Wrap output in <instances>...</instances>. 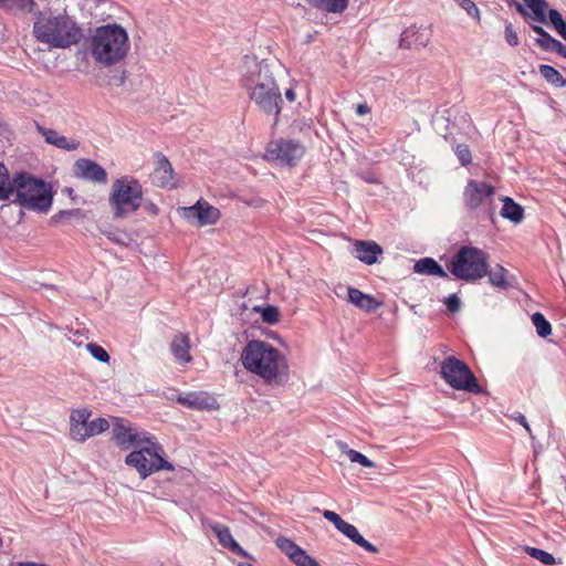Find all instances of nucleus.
<instances>
[{
  "label": "nucleus",
  "instance_id": "obj_1",
  "mask_svg": "<svg viewBox=\"0 0 566 566\" xmlns=\"http://www.w3.org/2000/svg\"><path fill=\"white\" fill-rule=\"evenodd\" d=\"M240 360L249 373L270 387L284 386L290 379L287 357L265 340H249L242 348Z\"/></svg>",
  "mask_w": 566,
  "mask_h": 566
},
{
  "label": "nucleus",
  "instance_id": "obj_2",
  "mask_svg": "<svg viewBox=\"0 0 566 566\" xmlns=\"http://www.w3.org/2000/svg\"><path fill=\"white\" fill-rule=\"evenodd\" d=\"M32 34L50 49H67L78 43L82 29L64 10H43L34 13Z\"/></svg>",
  "mask_w": 566,
  "mask_h": 566
},
{
  "label": "nucleus",
  "instance_id": "obj_3",
  "mask_svg": "<svg viewBox=\"0 0 566 566\" xmlns=\"http://www.w3.org/2000/svg\"><path fill=\"white\" fill-rule=\"evenodd\" d=\"M87 49L99 66H115L124 61L130 51L128 32L116 22L99 25L90 35Z\"/></svg>",
  "mask_w": 566,
  "mask_h": 566
},
{
  "label": "nucleus",
  "instance_id": "obj_4",
  "mask_svg": "<svg viewBox=\"0 0 566 566\" xmlns=\"http://www.w3.org/2000/svg\"><path fill=\"white\" fill-rule=\"evenodd\" d=\"M9 200L28 210L48 212L52 206L53 195L49 184L31 175L19 174L12 179Z\"/></svg>",
  "mask_w": 566,
  "mask_h": 566
},
{
  "label": "nucleus",
  "instance_id": "obj_5",
  "mask_svg": "<svg viewBox=\"0 0 566 566\" xmlns=\"http://www.w3.org/2000/svg\"><path fill=\"white\" fill-rule=\"evenodd\" d=\"M164 453L161 444L151 436L126 455L125 464L135 469L139 478L145 480L158 471L175 470L174 465L164 458Z\"/></svg>",
  "mask_w": 566,
  "mask_h": 566
},
{
  "label": "nucleus",
  "instance_id": "obj_6",
  "mask_svg": "<svg viewBox=\"0 0 566 566\" xmlns=\"http://www.w3.org/2000/svg\"><path fill=\"white\" fill-rule=\"evenodd\" d=\"M284 74V66L274 57L259 60L254 55H245L240 66L241 81L245 90L277 84Z\"/></svg>",
  "mask_w": 566,
  "mask_h": 566
},
{
  "label": "nucleus",
  "instance_id": "obj_7",
  "mask_svg": "<svg viewBox=\"0 0 566 566\" xmlns=\"http://www.w3.org/2000/svg\"><path fill=\"white\" fill-rule=\"evenodd\" d=\"M109 207L115 219H123L137 211L143 203V187L132 176L116 179L111 187Z\"/></svg>",
  "mask_w": 566,
  "mask_h": 566
},
{
  "label": "nucleus",
  "instance_id": "obj_8",
  "mask_svg": "<svg viewBox=\"0 0 566 566\" xmlns=\"http://www.w3.org/2000/svg\"><path fill=\"white\" fill-rule=\"evenodd\" d=\"M488 254L475 247H462L452 258L450 272L459 280L473 282L488 274Z\"/></svg>",
  "mask_w": 566,
  "mask_h": 566
},
{
  "label": "nucleus",
  "instance_id": "obj_9",
  "mask_svg": "<svg viewBox=\"0 0 566 566\" xmlns=\"http://www.w3.org/2000/svg\"><path fill=\"white\" fill-rule=\"evenodd\" d=\"M441 378L453 389L481 394L482 388L469 366L455 356L447 357L440 365Z\"/></svg>",
  "mask_w": 566,
  "mask_h": 566
},
{
  "label": "nucleus",
  "instance_id": "obj_10",
  "mask_svg": "<svg viewBox=\"0 0 566 566\" xmlns=\"http://www.w3.org/2000/svg\"><path fill=\"white\" fill-rule=\"evenodd\" d=\"M112 433L116 444L124 450L136 449L151 437L123 418H112Z\"/></svg>",
  "mask_w": 566,
  "mask_h": 566
},
{
  "label": "nucleus",
  "instance_id": "obj_11",
  "mask_svg": "<svg viewBox=\"0 0 566 566\" xmlns=\"http://www.w3.org/2000/svg\"><path fill=\"white\" fill-rule=\"evenodd\" d=\"M250 101L263 113L274 115L275 120L282 108V94L279 84L247 90Z\"/></svg>",
  "mask_w": 566,
  "mask_h": 566
},
{
  "label": "nucleus",
  "instance_id": "obj_12",
  "mask_svg": "<svg viewBox=\"0 0 566 566\" xmlns=\"http://www.w3.org/2000/svg\"><path fill=\"white\" fill-rule=\"evenodd\" d=\"M304 155V147L292 140L271 142L268 146L270 159L282 166H294Z\"/></svg>",
  "mask_w": 566,
  "mask_h": 566
},
{
  "label": "nucleus",
  "instance_id": "obj_13",
  "mask_svg": "<svg viewBox=\"0 0 566 566\" xmlns=\"http://www.w3.org/2000/svg\"><path fill=\"white\" fill-rule=\"evenodd\" d=\"M493 196L494 187L473 179L468 181L463 191L464 205L470 210H475L483 205L491 203Z\"/></svg>",
  "mask_w": 566,
  "mask_h": 566
},
{
  "label": "nucleus",
  "instance_id": "obj_14",
  "mask_svg": "<svg viewBox=\"0 0 566 566\" xmlns=\"http://www.w3.org/2000/svg\"><path fill=\"white\" fill-rule=\"evenodd\" d=\"M180 211L185 219H196L200 227L214 224L220 219L219 209L202 199L191 207L181 208Z\"/></svg>",
  "mask_w": 566,
  "mask_h": 566
},
{
  "label": "nucleus",
  "instance_id": "obj_15",
  "mask_svg": "<svg viewBox=\"0 0 566 566\" xmlns=\"http://www.w3.org/2000/svg\"><path fill=\"white\" fill-rule=\"evenodd\" d=\"M74 176L94 184L105 185L108 181L106 170L96 161L81 158L73 166Z\"/></svg>",
  "mask_w": 566,
  "mask_h": 566
},
{
  "label": "nucleus",
  "instance_id": "obj_16",
  "mask_svg": "<svg viewBox=\"0 0 566 566\" xmlns=\"http://www.w3.org/2000/svg\"><path fill=\"white\" fill-rule=\"evenodd\" d=\"M177 401L196 410H216L219 408L217 399L207 392H189L180 395L177 398Z\"/></svg>",
  "mask_w": 566,
  "mask_h": 566
},
{
  "label": "nucleus",
  "instance_id": "obj_17",
  "mask_svg": "<svg viewBox=\"0 0 566 566\" xmlns=\"http://www.w3.org/2000/svg\"><path fill=\"white\" fill-rule=\"evenodd\" d=\"M111 427V423L105 418H96L88 420L85 426L78 427L76 431L71 433V438L77 442H84L88 438L97 436L106 431Z\"/></svg>",
  "mask_w": 566,
  "mask_h": 566
},
{
  "label": "nucleus",
  "instance_id": "obj_18",
  "mask_svg": "<svg viewBox=\"0 0 566 566\" xmlns=\"http://www.w3.org/2000/svg\"><path fill=\"white\" fill-rule=\"evenodd\" d=\"M353 253L359 261L371 265L377 262V258L382 253V249L374 241L357 240L354 243Z\"/></svg>",
  "mask_w": 566,
  "mask_h": 566
},
{
  "label": "nucleus",
  "instance_id": "obj_19",
  "mask_svg": "<svg viewBox=\"0 0 566 566\" xmlns=\"http://www.w3.org/2000/svg\"><path fill=\"white\" fill-rule=\"evenodd\" d=\"M174 169L168 159L163 155H157L156 168L151 175L153 182L159 187H172Z\"/></svg>",
  "mask_w": 566,
  "mask_h": 566
},
{
  "label": "nucleus",
  "instance_id": "obj_20",
  "mask_svg": "<svg viewBox=\"0 0 566 566\" xmlns=\"http://www.w3.org/2000/svg\"><path fill=\"white\" fill-rule=\"evenodd\" d=\"M36 129L43 136L44 140L50 145L64 150H75L78 148L80 143L77 140L69 139L54 129L44 128L40 125H36Z\"/></svg>",
  "mask_w": 566,
  "mask_h": 566
},
{
  "label": "nucleus",
  "instance_id": "obj_21",
  "mask_svg": "<svg viewBox=\"0 0 566 566\" xmlns=\"http://www.w3.org/2000/svg\"><path fill=\"white\" fill-rule=\"evenodd\" d=\"M347 293L348 302L365 312H374L382 305V303L377 301L373 295L363 293L358 289L348 287Z\"/></svg>",
  "mask_w": 566,
  "mask_h": 566
},
{
  "label": "nucleus",
  "instance_id": "obj_22",
  "mask_svg": "<svg viewBox=\"0 0 566 566\" xmlns=\"http://www.w3.org/2000/svg\"><path fill=\"white\" fill-rule=\"evenodd\" d=\"M210 528L223 547L229 548L241 556H247L245 551L232 537L229 527L219 523H213L210 525Z\"/></svg>",
  "mask_w": 566,
  "mask_h": 566
},
{
  "label": "nucleus",
  "instance_id": "obj_23",
  "mask_svg": "<svg viewBox=\"0 0 566 566\" xmlns=\"http://www.w3.org/2000/svg\"><path fill=\"white\" fill-rule=\"evenodd\" d=\"M170 348L178 364L186 365L191 361L192 357L189 353L190 344L187 335H176L171 342Z\"/></svg>",
  "mask_w": 566,
  "mask_h": 566
},
{
  "label": "nucleus",
  "instance_id": "obj_24",
  "mask_svg": "<svg viewBox=\"0 0 566 566\" xmlns=\"http://www.w3.org/2000/svg\"><path fill=\"white\" fill-rule=\"evenodd\" d=\"M340 533L348 537L353 543L358 545L359 547L366 549L369 553H377L378 548L366 541L358 532V530L350 523H347L344 525V527L340 530Z\"/></svg>",
  "mask_w": 566,
  "mask_h": 566
},
{
  "label": "nucleus",
  "instance_id": "obj_25",
  "mask_svg": "<svg viewBox=\"0 0 566 566\" xmlns=\"http://www.w3.org/2000/svg\"><path fill=\"white\" fill-rule=\"evenodd\" d=\"M413 270L419 274L448 277L447 272L431 258H423L416 262Z\"/></svg>",
  "mask_w": 566,
  "mask_h": 566
},
{
  "label": "nucleus",
  "instance_id": "obj_26",
  "mask_svg": "<svg viewBox=\"0 0 566 566\" xmlns=\"http://www.w3.org/2000/svg\"><path fill=\"white\" fill-rule=\"evenodd\" d=\"M501 216L514 223H520L524 218V210L520 205L515 203L513 199L505 197L503 199Z\"/></svg>",
  "mask_w": 566,
  "mask_h": 566
},
{
  "label": "nucleus",
  "instance_id": "obj_27",
  "mask_svg": "<svg viewBox=\"0 0 566 566\" xmlns=\"http://www.w3.org/2000/svg\"><path fill=\"white\" fill-rule=\"evenodd\" d=\"M525 6L530 8L531 13L527 18L541 23H547L546 10L548 3L546 0H523Z\"/></svg>",
  "mask_w": 566,
  "mask_h": 566
},
{
  "label": "nucleus",
  "instance_id": "obj_28",
  "mask_svg": "<svg viewBox=\"0 0 566 566\" xmlns=\"http://www.w3.org/2000/svg\"><path fill=\"white\" fill-rule=\"evenodd\" d=\"M337 448L342 451V453L346 454L350 462L359 463L364 468H375V463L369 460L363 453L350 449L346 442L338 441Z\"/></svg>",
  "mask_w": 566,
  "mask_h": 566
},
{
  "label": "nucleus",
  "instance_id": "obj_29",
  "mask_svg": "<svg viewBox=\"0 0 566 566\" xmlns=\"http://www.w3.org/2000/svg\"><path fill=\"white\" fill-rule=\"evenodd\" d=\"M275 544L277 548L284 553L293 563L298 556L304 552L298 545H296L292 539L286 537H277L275 539Z\"/></svg>",
  "mask_w": 566,
  "mask_h": 566
},
{
  "label": "nucleus",
  "instance_id": "obj_30",
  "mask_svg": "<svg viewBox=\"0 0 566 566\" xmlns=\"http://www.w3.org/2000/svg\"><path fill=\"white\" fill-rule=\"evenodd\" d=\"M486 275H489L490 283L495 287L505 290L510 286L507 271L502 265H496L492 271L488 269Z\"/></svg>",
  "mask_w": 566,
  "mask_h": 566
},
{
  "label": "nucleus",
  "instance_id": "obj_31",
  "mask_svg": "<svg viewBox=\"0 0 566 566\" xmlns=\"http://www.w3.org/2000/svg\"><path fill=\"white\" fill-rule=\"evenodd\" d=\"M539 73L548 83L555 85L556 87L566 86V80L553 66L543 64L539 66Z\"/></svg>",
  "mask_w": 566,
  "mask_h": 566
},
{
  "label": "nucleus",
  "instance_id": "obj_32",
  "mask_svg": "<svg viewBox=\"0 0 566 566\" xmlns=\"http://www.w3.org/2000/svg\"><path fill=\"white\" fill-rule=\"evenodd\" d=\"M91 415V411L85 408L72 411L70 417V434L76 431L78 427L85 426Z\"/></svg>",
  "mask_w": 566,
  "mask_h": 566
},
{
  "label": "nucleus",
  "instance_id": "obj_33",
  "mask_svg": "<svg viewBox=\"0 0 566 566\" xmlns=\"http://www.w3.org/2000/svg\"><path fill=\"white\" fill-rule=\"evenodd\" d=\"M12 189V180L9 178L8 169L4 165L0 164V199H10V191Z\"/></svg>",
  "mask_w": 566,
  "mask_h": 566
},
{
  "label": "nucleus",
  "instance_id": "obj_34",
  "mask_svg": "<svg viewBox=\"0 0 566 566\" xmlns=\"http://www.w3.org/2000/svg\"><path fill=\"white\" fill-rule=\"evenodd\" d=\"M532 322L536 328L538 336L547 337L548 335H551L552 326L542 313H534L532 315Z\"/></svg>",
  "mask_w": 566,
  "mask_h": 566
},
{
  "label": "nucleus",
  "instance_id": "obj_35",
  "mask_svg": "<svg viewBox=\"0 0 566 566\" xmlns=\"http://www.w3.org/2000/svg\"><path fill=\"white\" fill-rule=\"evenodd\" d=\"M256 312H260L261 313V317L263 319V322L268 323V324H276L279 321H280V311L276 306H273V305H269V306H265V307H255L254 308Z\"/></svg>",
  "mask_w": 566,
  "mask_h": 566
},
{
  "label": "nucleus",
  "instance_id": "obj_36",
  "mask_svg": "<svg viewBox=\"0 0 566 566\" xmlns=\"http://www.w3.org/2000/svg\"><path fill=\"white\" fill-rule=\"evenodd\" d=\"M525 552L533 558L539 560L541 563H543L544 565H554L555 564V558L552 554L543 551V549H539V548H535V547H525Z\"/></svg>",
  "mask_w": 566,
  "mask_h": 566
},
{
  "label": "nucleus",
  "instance_id": "obj_37",
  "mask_svg": "<svg viewBox=\"0 0 566 566\" xmlns=\"http://www.w3.org/2000/svg\"><path fill=\"white\" fill-rule=\"evenodd\" d=\"M531 28L534 32L538 34V38L535 39V43L544 51L549 50V42L552 41L553 36H551L541 25L537 24H531Z\"/></svg>",
  "mask_w": 566,
  "mask_h": 566
},
{
  "label": "nucleus",
  "instance_id": "obj_38",
  "mask_svg": "<svg viewBox=\"0 0 566 566\" xmlns=\"http://www.w3.org/2000/svg\"><path fill=\"white\" fill-rule=\"evenodd\" d=\"M86 349L96 360L105 364L109 363L111 357L102 346L95 343H88Z\"/></svg>",
  "mask_w": 566,
  "mask_h": 566
},
{
  "label": "nucleus",
  "instance_id": "obj_39",
  "mask_svg": "<svg viewBox=\"0 0 566 566\" xmlns=\"http://www.w3.org/2000/svg\"><path fill=\"white\" fill-rule=\"evenodd\" d=\"M417 35H419V29L415 27L406 29L400 35L399 46L409 49L415 43L413 38Z\"/></svg>",
  "mask_w": 566,
  "mask_h": 566
},
{
  "label": "nucleus",
  "instance_id": "obj_40",
  "mask_svg": "<svg viewBox=\"0 0 566 566\" xmlns=\"http://www.w3.org/2000/svg\"><path fill=\"white\" fill-rule=\"evenodd\" d=\"M0 6L18 7L21 10L32 11L34 0H0Z\"/></svg>",
  "mask_w": 566,
  "mask_h": 566
},
{
  "label": "nucleus",
  "instance_id": "obj_41",
  "mask_svg": "<svg viewBox=\"0 0 566 566\" xmlns=\"http://www.w3.org/2000/svg\"><path fill=\"white\" fill-rule=\"evenodd\" d=\"M455 154L463 166H467L471 163V153L467 145H458L455 147Z\"/></svg>",
  "mask_w": 566,
  "mask_h": 566
},
{
  "label": "nucleus",
  "instance_id": "obj_42",
  "mask_svg": "<svg viewBox=\"0 0 566 566\" xmlns=\"http://www.w3.org/2000/svg\"><path fill=\"white\" fill-rule=\"evenodd\" d=\"M323 516L329 521L331 523L334 524V526L340 532V530L344 527V525L346 524V521H344L337 513L333 512V511H324L323 512Z\"/></svg>",
  "mask_w": 566,
  "mask_h": 566
},
{
  "label": "nucleus",
  "instance_id": "obj_43",
  "mask_svg": "<svg viewBox=\"0 0 566 566\" xmlns=\"http://www.w3.org/2000/svg\"><path fill=\"white\" fill-rule=\"evenodd\" d=\"M459 7L467 11L471 17L479 19V9L472 0H455Z\"/></svg>",
  "mask_w": 566,
  "mask_h": 566
},
{
  "label": "nucleus",
  "instance_id": "obj_44",
  "mask_svg": "<svg viewBox=\"0 0 566 566\" xmlns=\"http://www.w3.org/2000/svg\"><path fill=\"white\" fill-rule=\"evenodd\" d=\"M504 36H505L506 42L511 46H516L518 44L517 33L514 31L513 25L511 23H507L505 25Z\"/></svg>",
  "mask_w": 566,
  "mask_h": 566
},
{
  "label": "nucleus",
  "instance_id": "obj_45",
  "mask_svg": "<svg viewBox=\"0 0 566 566\" xmlns=\"http://www.w3.org/2000/svg\"><path fill=\"white\" fill-rule=\"evenodd\" d=\"M297 566H321L313 557L304 551L294 562Z\"/></svg>",
  "mask_w": 566,
  "mask_h": 566
},
{
  "label": "nucleus",
  "instance_id": "obj_46",
  "mask_svg": "<svg viewBox=\"0 0 566 566\" xmlns=\"http://www.w3.org/2000/svg\"><path fill=\"white\" fill-rule=\"evenodd\" d=\"M297 566H321L313 557L304 551L294 562Z\"/></svg>",
  "mask_w": 566,
  "mask_h": 566
},
{
  "label": "nucleus",
  "instance_id": "obj_47",
  "mask_svg": "<svg viewBox=\"0 0 566 566\" xmlns=\"http://www.w3.org/2000/svg\"><path fill=\"white\" fill-rule=\"evenodd\" d=\"M446 305L450 312H458L460 310L461 302L455 294H452L446 300Z\"/></svg>",
  "mask_w": 566,
  "mask_h": 566
},
{
  "label": "nucleus",
  "instance_id": "obj_48",
  "mask_svg": "<svg viewBox=\"0 0 566 566\" xmlns=\"http://www.w3.org/2000/svg\"><path fill=\"white\" fill-rule=\"evenodd\" d=\"M546 18L547 20H549L553 27L564 20L562 14L555 9L548 10V14Z\"/></svg>",
  "mask_w": 566,
  "mask_h": 566
},
{
  "label": "nucleus",
  "instance_id": "obj_49",
  "mask_svg": "<svg viewBox=\"0 0 566 566\" xmlns=\"http://www.w3.org/2000/svg\"><path fill=\"white\" fill-rule=\"evenodd\" d=\"M510 4H514L515 8H516V11L518 13H521L523 17L527 18L530 15V12L525 9V7L523 4H521L520 2L515 1V0H510L509 1Z\"/></svg>",
  "mask_w": 566,
  "mask_h": 566
},
{
  "label": "nucleus",
  "instance_id": "obj_50",
  "mask_svg": "<svg viewBox=\"0 0 566 566\" xmlns=\"http://www.w3.org/2000/svg\"><path fill=\"white\" fill-rule=\"evenodd\" d=\"M555 30L558 34L566 41V22L565 20L560 21L556 25H554Z\"/></svg>",
  "mask_w": 566,
  "mask_h": 566
},
{
  "label": "nucleus",
  "instance_id": "obj_51",
  "mask_svg": "<svg viewBox=\"0 0 566 566\" xmlns=\"http://www.w3.org/2000/svg\"><path fill=\"white\" fill-rule=\"evenodd\" d=\"M145 210L151 216H157L159 213V208L154 202H147L145 205Z\"/></svg>",
  "mask_w": 566,
  "mask_h": 566
},
{
  "label": "nucleus",
  "instance_id": "obj_52",
  "mask_svg": "<svg viewBox=\"0 0 566 566\" xmlns=\"http://www.w3.org/2000/svg\"><path fill=\"white\" fill-rule=\"evenodd\" d=\"M562 42H559L558 40L556 39H552V41L549 42V50L548 51H555L556 53L559 52V49H562Z\"/></svg>",
  "mask_w": 566,
  "mask_h": 566
},
{
  "label": "nucleus",
  "instance_id": "obj_53",
  "mask_svg": "<svg viewBox=\"0 0 566 566\" xmlns=\"http://www.w3.org/2000/svg\"><path fill=\"white\" fill-rule=\"evenodd\" d=\"M370 112V108L367 104H358L357 107H356V113L358 115H366Z\"/></svg>",
  "mask_w": 566,
  "mask_h": 566
},
{
  "label": "nucleus",
  "instance_id": "obj_54",
  "mask_svg": "<svg viewBox=\"0 0 566 566\" xmlns=\"http://www.w3.org/2000/svg\"><path fill=\"white\" fill-rule=\"evenodd\" d=\"M415 43H419L420 45L424 46L428 42V38L424 36V34L419 30V35L413 38Z\"/></svg>",
  "mask_w": 566,
  "mask_h": 566
},
{
  "label": "nucleus",
  "instance_id": "obj_55",
  "mask_svg": "<svg viewBox=\"0 0 566 566\" xmlns=\"http://www.w3.org/2000/svg\"><path fill=\"white\" fill-rule=\"evenodd\" d=\"M514 419L518 421L528 432L531 431L526 418L522 413H518Z\"/></svg>",
  "mask_w": 566,
  "mask_h": 566
},
{
  "label": "nucleus",
  "instance_id": "obj_56",
  "mask_svg": "<svg viewBox=\"0 0 566 566\" xmlns=\"http://www.w3.org/2000/svg\"><path fill=\"white\" fill-rule=\"evenodd\" d=\"M285 97H286L290 102H294V101H295V98H296V94H295L294 90H292V88L286 90V92H285Z\"/></svg>",
  "mask_w": 566,
  "mask_h": 566
},
{
  "label": "nucleus",
  "instance_id": "obj_57",
  "mask_svg": "<svg viewBox=\"0 0 566 566\" xmlns=\"http://www.w3.org/2000/svg\"><path fill=\"white\" fill-rule=\"evenodd\" d=\"M106 237H107L109 240H112V241H114V242H116V243H123V240H122L120 238H118V237H117L115 233H113V232H107V233H106Z\"/></svg>",
  "mask_w": 566,
  "mask_h": 566
},
{
  "label": "nucleus",
  "instance_id": "obj_58",
  "mask_svg": "<svg viewBox=\"0 0 566 566\" xmlns=\"http://www.w3.org/2000/svg\"><path fill=\"white\" fill-rule=\"evenodd\" d=\"M558 54H560L562 56L566 57V48L564 45H562V49H559Z\"/></svg>",
  "mask_w": 566,
  "mask_h": 566
},
{
  "label": "nucleus",
  "instance_id": "obj_59",
  "mask_svg": "<svg viewBox=\"0 0 566 566\" xmlns=\"http://www.w3.org/2000/svg\"><path fill=\"white\" fill-rule=\"evenodd\" d=\"M75 212H77V210H75ZM74 213V211H63L61 212V216H66V214H72Z\"/></svg>",
  "mask_w": 566,
  "mask_h": 566
},
{
  "label": "nucleus",
  "instance_id": "obj_60",
  "mask_svg": "<svg viewBox=\"0 0 566 566\" xmlns=\"http://www.w3.org/2000/svg\"><path fill=\"white\" fill-rule=\"evenodd\" d=\"M69 339L72 340L76 345H81V343H77V340L75 338H72L71 336L69 337Z\"/></svg>",
  "mask_w": 566,
  "mask_h": 566
}]
</instances>
